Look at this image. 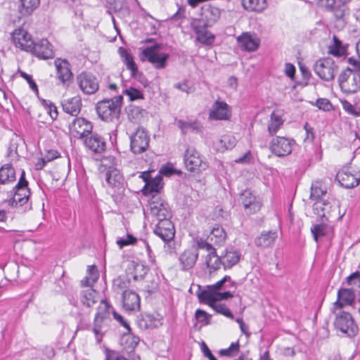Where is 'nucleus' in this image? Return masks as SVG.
Masks as SVG:
<instances>
[{
	"label": "nucleus",
	"instance_id": "nucleus-18",
	"mask_svg": "<svg viewBox=\"0 0 360 360\" xmlns=\"http://www.w3.org/2000/svg\"><path fill=\"white\" fill-rule=\"evenodd\" d=\"M11 39L16 47L26 51H29L32 49V45L34 44L31 35L21 28L15 29L13 32Z\"/></svg>",
	"mask_w": 360,
	"mask_h": 360
},
{
	"label": "nucleus",
	"instance_id": "nucleus-36",
	"mask_svg": "<svg viewBox=\"0 0 360 360\" xmlns=\"http://www.w3.org/2000/svg\"><path fill=\"white\" fill-rule=\"evenodd\" d=\"M197 40L202 44L210 45L214 42V36L204 27H195Z\"/></svg>",
	"mask_w": 360,
	"mask_h": 360
},
{
	"label": "nucleus",
	"instance_id": "nucleus-4",
	"mask_svg": "<svg viewBox=\"0 0 360 360\" xmlns=\"http://www.w3.org/2000/svg\"><path fill=\"white\" fill-rule=\"evenodd\" d=\"M162 45L155 44L143 49L140 55L141 61H147L155 69L161 70L166 68L169 58V53L161 52Z\"/></svg>",
	"mask_w": 360,
	"mask_h": 360
},
{
	"label": "nucleus",
	"instance_id": "nucleus-60",
	"mask_svg": "<svg viewBox=\"0 0 360 360\" xmlns=\"http://www.w3.org/2000/svg\"><path fill=\"white\" fill-rule=\"evenodd\" d=\"M20 76L24 78L30 85V89L38 94V87L36 82L33 80L32 75L27 74L25 72H20Z\"/></svg>",
	"mask_w": 360,
	"mask_h": 360
},
{
	"label": "nucleus",
	"instance_id": "nucleus-28",
	"mask_svg": "<svg viewBox=\"0 0 360 360\" xmlns=\"http://www.w3.org/2000/svg\"><path fill=\"white\" fill-rule=\"evenodd\" d=\"M278 238L276 231H263L255 240V244L259 248H269L273 245Z\"/></svg>",
	"mask_w": 360,
	"mask_h": 360
},
{
	"label": "nucleus",
	"instance_id": "nucleus-21",
	"mask_svg": "<svg viewBox=\"0 0 360 360\" xmlns=\"http://www.w3.org/2000/svg\"><path fill=\"white\" fill-rule=\"evenodd\" d=\"M56 68V77L63 84L70 81L72 78V73L70 69V65L66 60L56 58L54 62Z\"/></svg>",
	"mask_w": 360,
	"mask_h": 360
},
{
	"label": "nucleus",
	"instance_id": "nucleus-47",
	"mask_svg": "<svg viewBox=\"0 0 360 360\" xmlns=\"http://www.w3.org/2000/svg\"><path fill=\"white\" fill-rule=\"evenodd\" d=\"M330 228L326 224H320L313 225L311 228V232L315 241L318 242L319 238L325 236L329 232Z\"/></svg>",
	"mask_w": 360,
	"mask_h": 360
},
{
	"label": "nucleus",
	"instance_id": "nucleus-58",
	"mask_svg": "<svg viewBox=\"0 0 360 360\" xmlns=\"http://www.w3.org/2000/svg\"><path fill=\"white\" fill-rule=\"evenodd\" d=\"M195 319L200 323H209L210 315L202 309H197L195 313Z\"/></svg>",
	"mask_w": 360,
	"mask_h": 360
},
{
	"label": "nucleus",
	"instance_id": "nucleus-44",
	"mask_svg": "<svg viewBox=\"0 0 360 360\" xmlns=\"http://www.w3.org/2000/svg\"><path fill=\"white\" fill-rule=\"evenodd\" d=\"M88 275L81 281L84 287H92L98 278V273L95 265L89 266L87 269Z\"/></svg>",
	"mask_w": 360,
	"mask_h": 360
},
{
	"label": "nucleus",
	"instance_id": "nucleus-48",
	"mask_svg": "<svg viewBox=\"0 0 360 360\" xmlns=\"http://www.w3.org/2000/svg\"><path fill=\"white\" fill-rule=\"evenodd\" d=\"M197 248L200 250H204L208 252L207 255H212L216 252V246L212 242L203 239L202 238L197 237L195 240Z\"/></svg>",
	"mask_w": 360,
	"mask_h": 360
},
{
	"label": "nucleus",
	"instance_id": "nucleus-15",
	"mask_svg": "<svg viewBox=\"0 0 360 360\" xmlns=\"http://www.w3.org/2000/svg\"><path fill=\"white\" fill-rule=\"evenodd\" d=\"M77 82L84 94H93L99 87L97 78L92 74L83 72L77 77Z\"/></svg>",
	"mask_w": 360,
	"mask_h": 360
},
{
	"label": "nucleus",
	"instance_id": "nucleus-24",
	"mask_svg": "<svg viewBox=\"0 0 360 360\" xmlns=\"http://www.w3.org/2000/svg\"><path fill=\"white\" fill-rule=\"evenodd\" d=\"M326 193V189L322 184L318 182L312 184L311 186L310 198L316 200L315 202L316 209H320L323 211L326 209L325 206H328V203L321 198V197Z\"/></svg>",
	"mask_w": 360,
	"mask_h": 360
},
{
	"label": "nucleus",
	"instance_id": "nucleus-33",
	"mask_svg": "<svg viewBox=\"0 0 360 360\" xmlns=\"http://www.w3.org/2000/svg\"><path fill=\"white\" fill-rule=\"evenodd\" d=\"M107 184L113 188H119L123 183V177L117 169H110L105 174Z\"/></svg>",
	"mask_w": 360,
	"mask_h": 360
},
{
	"label": "nucleus",
	"instance_id": "nucleus-52",
	"mask_svg": "<svg viewBox=\"0 0 360 360\" xmlns=\"http://www.w3.org/2000/svg\"><path fill=\"white\" fill-rule=\"evenodd\" d=\"M240 350V345L238 341L232 342L227 349H220L219 354L221 356L234 357Z\"/></svg>",
	"mask_w": 360,
	"mask_h": 360
},
{
	"label": "nucleus",
	"instance_id": "nucleus-56",
	"mask_svg": "<svg viewBox=\"0 0 360 360\" xmlns=\"http://www.w3.org/2000/svg\"><path fill=\"white\" fill-rule=\"evenodd\" d=\"M123 93L128 96L131 101L143 98V94L141 91L133 87L125 89Z\"/></svg>",
	"mask_w": 360,
	"mask_h": 360
},
{
	"label": "nucleus",
	"instance_id": "nucleus-34",
	"mask_svg": "<svg viewBox=\"0 0 360 360\" xmlns=\"http://www.w3.org/2000/svg\"><path fill=\"white\" fill-rule=\"evenodd\" d=\"M162 179L160 176L151 179L149 181H147L144 188V195H155L156 194L160 195V191L162 188Z\"/></svg>",
	"mask_w": 360,
	"mask_h": 360
},
{
	"label": "nucleus",
	"instance_id": "nucleus-43",
	"mask_svg": "<svg viewBox=\"0 0 360 360\" xmlns=\"http://www.w3.org/2000/svg\"><path fill=\"white\" fill-rule=\"evenodd\" d=\"M205 262L210 273L219 269L221 266L223 265L221 256L219 257L217 252L212 255H207L205 258Z\"/></svg>",
	"mask_w": 360,
	"mask_h": 360
},
{
	"label": "nucleus",
	"instance_id": "nucleus-14",
	"mask_svg": "<svg viewBox=\"0 0 360 360\" xmlns=\"http://www.w3.org/2000/svg\"><path fill=\"white\" fill-rule=\"evenodd\" d=\"M231 108L224 101L217 100L209 110V119L212 120H229Z\"/></svg>",
	"mask_w": 360,
	"mask_h": 360
},
{
	"label": "nucleus",
	"instance_id": "nucleus-10",
	"mask_svg": "<svg viewBox=\"0 0 360 360\" xmlns=\"http://www.w3.org/2000/svg\"><path fill=\"white\" fill-rule=\"evenodd\" d=\"M130 147L134 154H140L147 150L149 146L150 137L147 132L141 128L131 134Z\"/></svg>",
	"mask_w": 360,
	"mask_h": 360
},
{
	"label": "nucleus",
	"instance_id": "nucleus-37",
	"mask_svg": "<svg viewBox=\"0 0 360 360\" xmlns=\"http://www.w3.org/2000/svg\"><path fill=\"white\" fill-rule=\"evenodd\" d=\"M133 270V278L134 281L142 279L148 273V269L141 263L136 262L134 261L130 262L128 266V270Z\"/></svg>",
	"mask_w": 360,
	"mask_h": 360
},
{
	"label": "nucleus",
	"instance_id": "nucleus-2",
	"mask_svg": "<svg viewBox=\"0 0 360 360\" xmlns=\"http://www.w3.org/2000/svg\"><path fill=\"white\" fill-rule=\"evenodd\" d=\"M352 0H321L319 7L332 14L335 26L340 29L345 27L347 17L349 14L348 4Z\"/></svg>",
	"mask_w": 360,
	"mask_h": 360
},
{
	"label": "nucleus",
	"instance_id": "nucleus-5",
	"mask_svg": "<svg viewBox=\"0 0 360 360\" xmlns=\"http://www.w3.org/2000/svg\"><path fill=\"white\" fill-rule=\"evenodd\" d=\"M338 82L342 91L347 94L355 93L360 86V74L347 68L340 73Z\"/></svg>",
	"mask_w": 360,
	"mask_h": 360
},
{
	"label": "nucleus",
	"instance_id": "nucleus-59",
	"mask_svg": "<svg viewBox=\"0 0 360 360\" xmlns=\"http://www.w3.org/2000/svg\"><path fill=\"white\" fill-rule=\"evenodd\" d=\"M160 173L166 176H170L174 174L179 173L173 167L172 164L167 163L162 166Z\"/></svg>",
	"mask_w": 360,
	"mask_h": 360
},
{
	"label": "nucleus",
	"instance_id": "nucleus-40",
	"mask_svg": "<svg viewBox=\"0 0 360 360\" xmlns=\"http://www.w3.org/2000/svg\"><path fill=\"white\" fill-rule=\"evenodd\" d=\"M81 302L87 307H92L97 302V292L90 288L82 290L80 294Z\"/></svg>",
	"mask_w": 360,
	"mask_h": 360
},
{
	"label": "nucleus",
	"instance_id": "nucleus-63",
	"mask_svg": "<svg viewBox=\"0 0 360 360\" xmlns=\"http://www.w3.org/2000/svg\"><path fill=\"white\" fill-rule=\"evenodd\" d=\"M343 109L350 115H358L360 114L356 111L355 107L349 101L344 100L341 101Z\"/></svg>",
	"mask_w": 360,
	"mask_h": 360
},
{
	"label": "nucleus",
	"instance_id": "nucleus-27",
	"mask_svg": "<svg viewBox=\"0 0 360 360\" xmlns=\"http://www.w3.org/2000/svg\"><path fill=\"white\" fill-rule=\"evenodd\" d=\"M63 110L72 116H77L81 111L82 100L79 96L64 100L62 102Z\"/></svg>",
	"mask_w": 360,
	"mask_h": 360
},
{
	"label": "nucleus",
	"instance_id": "nucleus-8",
	"mask_svg": "<svg viewBox=\"0 0 360 360\" xmlns=\"http://www.w3.org/2000/svg\"><path fill=\"white\" fill-rule=\"evenodd\" d=\"M314 70L321 79L330 81L334 79L338 68L333 59L324 58L316 62Z\"/></svg>",
	"mask_w": 360,
	"mask_h": 360
},
{
	"label": "nucleus",
	"instance_id": "nucleus-29",
	"mask_svg": "<svg viewBox=\"0 0 360 360\" xmlns=\"http://www.w3.org/2000/svg\"><path fill=\"white\" fill-rule=\"evenodd\" d=\"M138 325L141 329H153L162 326V321L161 318L146 314L138 320Z\"/></svg>",
	"mask_w": 360,
	"mask_h": 360
},
{
	"label": "nucleus",
	"instance_id": "nucleus-3",
	"mask_svg": "<svg viewBox=\"0 0 360 360\" xmlns=\"http://www.w3.org/2000/svg\"><path fill=\"white\" fill-rule=\"evenodd\" d=\"M123 96H116L111 99L98 101L96 110L98 117L103 121L112 122L120 117Z\"/></svg>",
	"mask_w": 360,
	"mask_h": 360
},
{
	"label": "nucleus",
	"instance_id": "nucleus-61",
	"mask_svg": "<svg viewBox=\"0 0 360 360\" xmlns=\"http://www.w3.org/2000/svg\"><path fill=\"white\" fill-rule=\"evenodd\" d=\"M171 217H166L165 219H161L157 221L155 229H174V224L170 220Z\"/></svg>",
	"mask_w": 360,
	"mask_h": 360
},
{
	"label": "nucleus",
	"instance_id": "nucleus-20",
	"mask_svg": "<svg viewBox=\"0 0 360 360\" xmlns=\"http://www.w3.org/2000/svg\"><path fill=\"white\" fill-rule=\"evenodd\" d=\"M198 258V252L194 248L185 250L179 257L180 268L188 271L193 268Z\"/></svg>",
	"mask_w": 360,
	"mask_h": 360
},
{
	"label": "nucleus",
	"instance_id": "nucleus-64",
	"mask_svg": "<svg viewBox=\"0 0 360 360\" xmlns=\"http://www.w3.org/2000/svg\"><path fill=\"white\" fill-rule=\"evenodd\" d=\"M349 285H360V272H355L347 278Z\"/></svg>",
	"mask_w": 360,
	"mask_h": 360
},
{
	"label": "nucleus",
	"instance_id": "nucleus-12",
	"mask_svg": "<svg viewBox=\"0 0 360 360\" xmlns=\"http://www.w3.org/2000/svg\"><path fill=\"white\" fill-rule=\"evenodd\" d=\"M336 179L343 187L354 188L359 184L360 171L351 167L344 169L338 172Z\"/></svg>",
	"mask_w": 360,
	"mask_h": 360
},
{
	"label": "nucleus",
	"instance_id": "nucleus-50",
	"mask_svg": "<svg viewBox=\"0 0 360 360\" xmlns=\"http://www.w3.org/2000/svg\"><path fill=\"white\" fill-rule=\"evenodd\" d=\"M283 125V120L280 115L272 112L268 125V131L271 135L276 134L278 129Z\"/></svg>",
	"mask_w": 360,
	"mask_h": 360
},
{
	"label": "nucleus",
	"instance_id": "nucleus-22",
	"mask_svg": "<svg viewBox=\"0 0 360 360\" xmlns=\"http://www.w3.org/2000/svg\"><path fill=\"white\" fill-rule=\"evenodd\" d=\"M84 139V143L86 148L94 153H101L106 149L104 139L98 134H90Z\"/></svg>",
	"mask_w": 360,
	"mask_h": 360
},
{
	"label": "nucleus",
	"instance_id": "nucleus-39",
	"mask_svg": "<svg viewBox=\"0 0 360 360\" xmlns=\"http://www.w3.org/2000/svg\"><path fill=\"white\" fill-rule=\"evenodd\" d=\"M121 56L123 59V62L127 66V68L131 71V75L132 77H137L139 74L137 66L134 61L133 56L129 52L124 49H120Z\"/></svg>",
	"mask_w": 360,
	"mask_h": 360
},
{
	"label": "nucleus",
	"instance_id": "nucleus-26",
	"mask_svg": "<svg viewBox=\"0 0 360 360\" xmlns=\"http://www.w3.org/2000/svg\"><path fill=\"white\" fill-rule=\"evenodd\" d=\"M354 298L355 295L352 290L341 288L338 292V300L333 304V309H339L345 305H351Z\"/></svg>",
	"mask_w": 360,
	"mask_h": 360
},
{
	"label": "nucleus",
	"instance_id": "nucleus-6",
	"mask_svg": "<svg viewBox=\"0 0 360 360\" xmlns=\"http://www.w3.org/2000/svg\"><path fill=\"white\" fill-rule=\"evenodd\" d=\"M184 162L187 170L192 172H200L208 167L207 162L203 160L200 153L192 146H188L186 149Z\"/></svg>",
	"mask_w": 360,
	"mask_h": 360
},
{
	"label": "nucleus",
	"instance_id": "nucleus-57",
	"mask_svg": "<svg viewBox=\"0 0 360 360\" xmlns=\"http://www.w3.org/2000/svg\"><path fill=\"white\" fill-rule=\"evenodd\" d=\"M136 242V238L134 236L127 234L125 238H119L117 240V244L120 246V248H122L124 246L133 245Z\"/></svg>",
	"mask_w": 360,
	"mask_h": 360
},
{
	"label": "nucleus",
	"instance_id": "nucleus-9",
	"mask_svg": "<svg viewBox=\"0 0 360 360\" xmlns=\"http://www.w3.org/2000/svg\"><path fill=\"white\" fill-rule=\"evenodd\" d=\"M334 325L337 329L349 337H354L359 330L352 315L345 311H341L336 315Z\"/></svg>",
	"mask_w": 360,
	"mask_h": 360
},
{
	"label": "nucleus",
	"instance_id": "nucleus-41",
	"mask_svg": "<svg viewBox=\"0 0 360 360\" xmlns=\"http://www.w3.org/2000/svg\"><path fill=\"white\" fill-rule=\"evenodd\" d=\"M236 143V139L230 134H226L221 136L216 143L217 149L223 152L225 150L232 149Z\"/></svg>",
	"mask_w": 360,
	"mask_h": 360
},
{
	"label": "nucleus",
	"instance_id": "nucleus-54",
	"mask_svg": "<svg viewBox=\"0 0 360 360\" xmlns=\"http://www.w3.org/2000/svg\"><path fill=\"white\" fill-rule=\"evenodd\" d=\"M110 304L105 300H101L100 305L98 308V311L96 314V316H101L103 319L106 320L110 319Z\"/></svg>",
	"mask_w": 360,
	"mask_h": 360
},
{
	"label": "nucleus",
	"instance_id": "nucleus-31",
	"mask_svg": "<svg viewBox=\"0 0 360 360\" xmlns=\"http://www.w3.org/2000/svg\"><path fill=\"white\" fill-rule=\"evenodd\" d=\"M226 238V234L224 229L219 226L212 229L207 240L212 242L216 246L221 245Z\"/></svg>",
	"mask_w": 360,
	"mask_h": 360
},
{
	"label": "nucleus",
	"instance_id": "nucleus-32",
	"mask_svg": "<svg viewBox=\"0 0 360 360\" xmlns=\"http://www.w3.org/2000/svg\"><path fill=\"white\" fill-rule=\"evenodd\" d=\"M202 15L207 20L206 24L211 25L219 18L221 11L217 7L207 5L202 8Z\"/></svg>",
	"mask_w": 360,
	"mask_h": 360
},
{
	"label": "nucleus",
	"instance_id": "nucleus-17",
	"mask_svg": "<svg viewBox=\"0 0 360 360\" xmlns=\"http://www.w3.org/2000/svg\"><path fill=\"white\" fill-rule=\"evenodd\" d=\"M236 40L241 49L248 52L255 51L260 45V39L254 32H243Z\"/></svg>",
	"mask_w": 360,
	"mask_h": 360
},
{
	"label": "nucleus",
	"instance_id": "nucleus-62",
	"mask_svg": "<svg viewBox=\"0 0 360 360\" xmlns=\"http://www.w3.org/2000/svg\"><path fill=\"white\" fill-rule=\"evenodd\" d=\"M126 344L128 345L129 349L133 350L139 344V338L136 336L131 335H127L124 336Z\"/></svg>",
	"mask_w": 360,
	"mask_h": 360
},
{
	"label": "nucleus",
	"instance_id": "nucleus-35",
	"mask_svg": "<svg viewBox=\"0 0 360 360\" xmlns=\"http://www.w3.org/2000/svg\"><path fill=\"white\" fill-rule=\"evenodd\" d=\"M15 180V172L11 165H4L0 168V184H8Z\"/></svg>",
	"mask_w": 360,
	"mask_h": 360
},
{
	"label": "nucleus",
	"instance_id": "nucleus-13",
	"mask_svg": "<svg viewBox=\"0 0 360 360\" xmlns=\"http://www.w3.org/2000/svg\"><path fill=\"white\" fill-rule=\"evenodd\" d=\"M239 201L243 205L247 214H255L262 207L259 198L250 190H245L240 193Z\"/></svg>",
	"mask_w": 360,
	"mask_h": 360
},
{
	"label": "nucleus",
	"instance_id": "nucleus-23",
	"mask_svg": "<svg viewBox=\"0 0 360 360\" xmlns=\"http://www.w3.org/2000/svg\"><path fill=\"white\" fill-rule=\"evenodd\" d=\"M233 297V294L230 290L217 292H198V297L200 302H217L220 300H224Z\"/></svg>",
	"mask_w": 360,
	"mask_h": 360
},
{
	"label": "nucleus",
	"instance_id": "nucleus-7",
	"mask_svg": "<svg viewBox=\"0 0 360 360\" xmlns=\"http://www.w3.org/2000/svg\"><path fill=\"white\" fill-rule=\"evenodd\" d=\"M149 207L154 222L161 219H165L166 217H172L170 207L160 195L156 194L150 198Z\"/></svg>",
	"mask_w": 360,
	"mask_h": 360
},
{
	"label": "nucleus",
	"instance_id": "nucleus-25",
	"mask_svg": "<svg viewBox=\"0 0 360 360\" xmlns=\"http://www.w3.org/2000/svg\"><path fill=\"white\" fill-rule=\"evenodd\" d=\"M123 307L127 311H136L140 308V297L132 290H124L122 292Z\"/></svg>",
	"mask_w": 360,
	"mask_h": 360
},
{
	"label": "nucleus",
	"instance_id": "nucleus-42",
	"mask_svg": "<svg viewBox=\"0 0 360 360\" xmlns=\"http://www.w3.org/2000/svg\"><path fill=\"white\" fill-rule=\"evenodd\" d=\"M176 125L184 134L189 131L199 132L201 131L202 128L200 122L198 121L186 122L182 120H179L176 121Z\"/></svg>",
	"mask_w": 360,
	"mask_h": 360
},
{
	"label": "nucleus",
	"instance_id": "nucleus-45",
	"mask_svg": "<svg viewBox=\"0 0 360 360\" xmlns=\"http://www.w3.org/2000/svg\"><path fill=\"white\" fill-rule=\"evenodd\" d=\"M39 0H20V13L22 15H30L39 6Z\"/></svg>",
	"mask_w": 360,
	"mask_h": 360
},
{
	"label": "nucleus",
	"instance_id": "nucleus-1",
	"mask_svg": "<svg viewBox=\"0 0 360 360\" xmlns=\"http://www.w3.org/2000/svg\"><path fill=\"white\" fill-rule=\"evenodd\" d=\"M11 193L12 197L6 202L8 205L15 207L17 212L22 214L32 210V203L29 202L31 192L24 170H22L18 182L13 188Z\"/></svg>",
	"mask_w": 360,
	"mask_h": 360
},
{
	"label": "nucleus",
	"instance_id": "nucleus-30",
	"mask_svg": "<svg viewBox=\"0 0 360 360\" xmlns=\"http://www.w3.org/2000/svg\"><path fill=\"white\" fill-rule=\"evenodd\" d=\"M240 258V254L236 250L233 248L226 250V253L224 255H221L224 268H231L239 262Z\"/></svg>",
	"mask_w": 360,
	"mask_h": 360
},
{
	"label": "nucleus",
	"instance_id": "nucleus-49",
	"mask_svg": "<svg viewBox=\"0 0 360 360\" xmlns=\"http://www.w3.org/2000/svg\"><path fill=\"white\" fill-rule=\"evenodd\" d=\"M145 112L143 109L134 105H129L127 110L129 119L134 122L140 121Z\"/></svg>",
	"mask_w": 360,
	"mask_h": 360
},
{
	"label": "nucleus",
	"instance_id": "nucleus-53",
	"mask_svg": "<svg viewBox=\"0 0 360 360\" xmlns=\"http://www.w3.org/2000/svg\"><path fill=\"white\" fill-rule=\"evenodd\" d=\"M154 233L158 236L163 241L172 240L175 235L174 229H155Z\"/></svg>",
	"mask_w": 360,
	"mask_h": 360
},
{
	"label": "nucleus",
	"instance_id": "nucleus-16",
	"mask_svg": "<svg viewBox=\"0 0 360 360\" xmlns=\"http://www.w3.org/2000/svg\"><path fill=\"white\" fill-rule=\"evenodd\" d=\"M293 143V140L285 137L276 136L271 140L270 149L271 152L277 156H285L291 153Z\"/></svg>",
	"mask_w": 360,
	"mask_h": 360
},
{
	"label": "nucleus",
	"instance_id": "nucleus-46",
	"mask_svg": "<svg viewBox=\"0 0 360 360\" xmlns=\"http://www.w3.org/2000/svg\"><path fill=\"white\" fill-rule=\"evenodd\" d=\"M108 320L101 318L98 316H95L94 320L93 332L94 333L98 342L101 341L103 336V329L105 323Z\"/></svg>",
	"mask_w": 360,
	"mask_h": 360
},
{
	"label": "nucleus",
	"instance_id": "nucleus-51",
	"mask_svg": "<svg viewBox=\"0 0 360 360\" xmlns=\"http://www.w3.org/2000/svg\"><path fill=\"white\" fill-rule=\"evenodd\" d=\"M210 306L216 312L223 314L226 317L233 319V314L230 311L229 309L225 304H217V302H204Z\"/></svg>",
	"mask_w": 360,
	"mask_h": 360
},
{
	"label": "nucleus",
	"instance_id": "nucleus-55",
	"mask_svg": "<svg viewBox=\"0 0 360 360\" xmlns=\"http://www.w3.org/2000/svg\"><path fill=\"white\" fill-rule=\"evenodd\" d=\"M229 280V276H225L222 279H221L216 283L207 285V288L205 290H202L201 292H217L221 291V290H224V285H226V281Z\"/></svg>",
	"mask_w": 360,
	"mask_h": 360
},
{
	"label": "nucleus",
	"instance_id": "nucleus-19",
	"mask_svg": "<svg viewBox=\"0 0 360 360\" xmlns=\"http://www.w3.org/2000/svg\"><path fill=\"white\" fill-rule=\"evenodd\" d=\"M40 59L52 58L54 56L53 46L46 39H42L34 42L32 49L29 51Z\"/></svg>",
	"mask_w": 360,
	"mask_h": 360
},
{
	"label": "nucleus",
	"instance_id": "nucleus-11",
	"mask_svg": "<svg viewBox=\"0 0 360 360\" xmlns=\"http://www.w3.org/2000/svg\"><path fill=\"white\" fill-rule=\"evenodd\" d=\"M69 129L75 138L84 139L91 133L93 124L84 117H76L70 124Z\"/></svg>",
	"mask_w": 360,
	"mask_h": 360
},
{
	"label": "nucleus",
	"instance_id": "nucleus-38",
	"mask_svg": "<svg viewBox=\"0 0 360 360\" xmlns=\"http://www.w3.org/2000/svg\"><path fill=\"white\" fill-rule=\"evenodd\" d=\"M243 8L249 11L262 12L267 6L266 0H242Z\"/></svg>",
	"mask_w": 360,
	"mask_h": 360
}]
</instances>
